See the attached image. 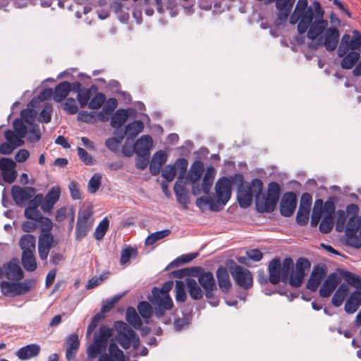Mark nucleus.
<instances>
[{
    "label": "nucleus",
    "mask_w": 361,
    "mask_h": 361,
    "mask_svg": "<svg viewBox=\"0 0 361 361\" xmlns=\"http://www.w3.org/2000/svg\"><path fill=\"white\" fill-rule=\"evenodd\" d=\"M25 216L44 226L42 228V232L39 235L37 251L39 259L42 261H46L54 243V238L51 233L53 227L52 222L49 219L43 217L38 209L30 206L25 208Z\"/></svg>",
    "instance_id": "1"
},
{
    "label": "nucleus",
    "mask_w": 361,
    "mask_h": 361,
    "mask_svg": "<svg viewBox=\"0 0 361 361\" xmlns=\"http://www.w3.org/2000/svg\"><path fill=\"white\" fill-rule=\"evenodd\" d=\"M173 282L167 281L161 288L154 287L152 290L153 300L152 303L155 305L154 314L157 318L162 317L166 310H170L173 305L169 292L172 289Z\"/></svg>",
    "instance_id": "2"
},
{
    "label": "nucleus",
    "mask_w": 361,
    "mask_h": 361,
    "mask_svg": "<svg viewBox=\"0 0 361 361\" xmlns=\"http://www.w3.org/2000/svg\"><path fill=\"white\" fill-rule=\"evenodd\" d=\"M293 266V260L290 257L285 258L282 263L278 257L271 259L268 266L269 282L273 285L278 284L281 281L286 282Z\"/></svg>",
    "instance_id": "3"
},
{
    "label": "nucleus",
    "mask_w": 361,
    "mask_h": 361,
    "mask_svg": "<svg viewBox=\"0 0 361 361\" xmlns=\"http://www.w3.org/2000/svg\"><path fill=\"white\" fill-rule=\"evenodd\" d=\"M281 194V187L276 182H271L268 185L266 195L257 200L256 207L257 210L261 212H272L278 203Z\"/></svg>",
    "instance_id": "4"
},
{
    "label": "nucleus",
    "mask_w": 361,
    "mask_h": 361,
    "mask_svg": "<svg viewBox=\"0 0 361 361\" xmlns=\"http://www.w3.org/2000/svg\"><path fill=\"white\" fill-rule=\"evenodd\" d=\"M115 327L117 330L116 340L123 349H128L130 346L137 349L140 346L138 336L126 323L122 321L116 322Z\"/></svg>",
    "instance_id": "5"
},
{
    "label": "nucleus",
    "mask_w": 361,
    "mask_h": 361,
    "mask_svg": "<svg viewBox=\"0 0 361 361\" xmlns=\"http://www.w3.org/2000/svg\"><path fill=\"white\" fill-rule=\"evenodd\" d=\"M92 214V211L89 207L79 209L75 224V240L80 241L92 228L94 224Z\"/></svg>",
    "instance_id": "6"
},
{
    "label": "nucleus",
    "mask_w": 361,
    "mask_h": 361,
    "mask_svg": "<svg viewBox=\"0 0 361 361\" xmlns=\"http://www.w3.org/2000/svg\"><path fill=\"white\" fill-rule=\"evenodd\" d=\"M194 273L192 275L197 278L198 282L203 288L205 297L208 299L212 298L214 292L216 290V281L213 274L211 271H205L201 267L192 268Z\"/></svg>",
    "instance_id": "7"
},
{
    "label": "nucleus",
    "mask_w": 361,
    "mask_h": 361,
    "mask_svg": "<svg viewBox=\"0 0 361 361\" xmlns=\"http://www.w3.org/2000/svg\"><path fill=\"white\" fill-rule=\"evenodd\" d=\"M360 216H350L345 227V243L354 248L361 247V238L357 235L360 227Z\"/></svg>",
    "instance_id": "8"
},
{
    "label": "nucleus",
    "mask_w": 361,
    "mask_h": 361,
    "mask_svg": "<svg viewBox=\"0 0 361 361\" xmlns=\"http://www.w3.org/2000/svg\"><path fill=\"white\" fill-rule=\"evenodd\" d=\"M229 271L238 286L245 290L250 289L252 286L253 277L252 273L247 269L243 268L233 262V265L229 267Z\"/></svg>",
    "instance_id": "9"
},
{
    "label": "nucleus",
    "mask_w": 361,
    "mask_h": 361,
    "mask_svg": "<svg viewBox=\"0 0 361 361\" xmlns=\"http://www.w3.org/2000/svg\"><path fill=\"white\" fill-rule=\"evenodd\" d=\"M32 287V283L30 281H24L23 282L4 281L1 283L2 293L10 297L25 294L31 290Z\"/></svg>",
    "instance_id": "10"
},
{
    "label": "nucleus",
    "mask_w": 361,
    "mask_h": 361,
    "mask_svg": "<svg viewBox=\"0 0 361 361\" xmlns=\"http://www.w3.org/2000/svg\"><path fill=\"white\" fill-rule=\"evenodd\" d=\"M313 3L315 7L316 18L307 31V37L312 40L319 36L328 25L327 21L323 18L324 11L321 8L319 1H313Z\"/></svg>",
    "instance_id": "11"
},
{
    "label": "nucleus",
    "mask_w": 361,
    "mask_h": 361,
    "mask_svg": "<svg viewBox=\"0 0 361 361\" xmlns=\"http://www.w3.org/2000/svg\"><path fill=\"white\" fill-rule=\"evenodd\" d=\"M308 1H297V11H300V18L298 24V31L300 34L307 32L310 25L314 22V11L307 7Z\"/></svg>",
    "instance_id": "12"
},
{
    "label": "nucleus",
    "mask_w": 361,
    "mask_h": 361,
    "mask_svg": "<svg viewBox=\"0 0 361 361\" xmlns=\"http://www.w3.org/2000/svg\"><path fill=\"white\" fill-rule=\"evenodd\" d=\"M338 30L336 27H330L326 29L324 35L319 37L318 42L316 44L312 43L310 47L313 49H317L319 45L324 44L328 51H334L338 45Z\"/></svg>",
    "instance_id": "13"
},
{
    "label": "nucleus",
    "mask_w": 361,
    "mask_h": 361,
    "mask_svg": "<svg viewBox=\"0 0 361 361\" xmlns=\"http://www.w3.org/2000/svg\"><path fill=\"white\" fill-rule=\"evenodd\" d=\"M215 192L216 196V201L215 202L223 209L231 196L230 179L226 177L219 178L216 183Z\"/></svg>",
    "instance_id": "14"
},
{
    "label": "nucleus",
    "mask_w": 361,
    "mask_h": 361,
    "mask_svg": "<svg viewBox=\"0 0 361 361\" xmlns=\"http://www.w3.org/2000/svg\"><path fill=\"white\" fill-rule=\"evenodd\" d=\"M36 192L35 188L32 187H20L19 185H13L11 188V195L19 207H24L28 201L33 197Z\"/></svg>",
    "instance_id": "15"
},
{
    "label": "nucleus",
    "mask_w": 361,
    "mask_h": 361,
    "mask_svg": "<svg viewBox=\"0 0 361 361\" xmlns=\"http://www.w3.org/2000/svg\"><path fill=\"white\" fill-rule=\"evenodd\" d=\"M16 167V164L11 158H0V171L5 183L11 184L16 180L18 175Z\"/></svg>",
    "instance_id": "16"
},
{
    "label": "nucleus",
    "mask_w": 361,
    "mask_h": 361,
    "mask_svg": "<svg viewBox=\"0 0 361 361\" xmlns=\"http://www.w3.org/2000/svg\"><path fill=\"white\" fill-rule=\"evenodd\" d=\"M236 177L238 178L240 182L237 194L238 204L241 207L247 208L252 202V189L251 187H249L248 185H245L243 183V178L242 175H236Z\"/></svg>",
    "instance_id": "17"
},
{
    "label": "nucleus",
    "mask_w": 361,
    "mask_h": 361,
    "mask_svg": "<svg viewBox=\"0 0 361 361\" xmlns=\"http://www.w3.org/2000/svg\"><path fill=\"white\" fill-rule=\"evenodd\" d=\"M297 205V196L293 192L283 194L280 203L281 214L286 217L292 216Z\"/></svg>",
    "instance_id": "18"
},
{
    "label": "nucleus",
    "mask_w": 361,
    "mask_h": 361,
    "mask_svg": "<svg viewBox=\"0 0 361 361\" xmlns=\"http://www.w3.org/2000/svg\"><path fill=\"white\" fill-rule=\"evenodd\" d=\"M98 361H125V355L118 345L111 341L108 345L107 352L102 353Z\"/></svg>",
    "instance_id": "19"
},
{
    "label": "nucleus",
    "mask_w": 361,
    "mask_h": 361,
    "mask_svg": "<svg viewBox=\"0 0 361 361\" xmlns=\"http://www.w3.org/2000/svg\"><path fill=\"white\" fill-rule=\"evenodd\" d=\"M3 276L13 281H19L23 278V271L16 259H13L4 266Z\"/></svg>",
    "instance_id": "20"
},
{
    "label": "nucleus",
    "mask_w": 361,
    "mask_h": 361,
    "mask_svg": "<svg viewBox=\"0 0 361 361\" xmlns=\"http://www.w3.org/2000/svg\"><path fill=\"white\" fill-rule=\"evenodd\" d=\"M341 279L336 273L330 274L319 289V295L323 298H329L339 284Z\"/></svg>",
    "instance_id": "21"
},
{
    "label": "nucleus",
    "mask_w": 361,
    "mask_h": 361,
    "mask_svg": "<svg viewBox=\"0 0 361 361\" xmlns=\"http://www.w3.org/2000/svg\"><path fill=\"white\" fill-rule=\"evenodd\" d=\"M361 306V290L353 291L345 300L344 310L348 314H353Z\"/></svg>",
    "instance_id": "22"
},
{
    "label": "nucleus",
    "mask_w": 361,
    "mask_h": 361,
    "mask_svg": "<svg viewBox=\"0 0 361 361\" xmlns=\"http://www.w3.org/2000/svg\"><path fill=\"white\" fill-rule=\"evenodd\" d=\"M61 191L59 187H53L43 199L42 209L44 212H49L58 202Z\"/></svg>",
    "instance_id": "23"
},
{
    "label": "nucleus",
    "mask_w": 361,
    "mask_h": 361,
    "mask_svg": "<svg viewBox=\"0 0 361 361\" xmlns=\"http://www.w3.org/2000/svg\"><path fill=\"white\" fill-rule=\"evenodd\" d=\"M325 275L326 269L324 267H315L307 283V288L311 291H317Z\"/></svg>",
    "instance_id": "24"
},
{
    "label": "nucleus",
    "mask_w": 361,
    "mask_h": 361,
    "mask_svg": "<svg viewBox=\"0 0 361 361\" xmlns=\"http://www.w3.org/2000/svg\"><path fill=\"white\" fill-rule=\"evenodd\" d=\"M130 1H113L110 5L116 14L118 20L122 23H126L129 19V4Z\"/></svg>",
    "instance_id": "25"
},
{
    "label": "nucleus",
    "mask_w": 361,
    "mask_h": 361,
    "mask_svg": "<svg viewBox=\"0 0 361 361\" xmlns=\"http://www.w3.org/2000/svg\"><path fill=\"white\" fill-rule=\"evenodd\" d=\"M40 346L32 343L20 348L16 353V355L21 360H27L36 357L39 354Z\"/></svg>",
    "instance_id": "26"
},
{
    "label": "nucleus",
    "mask_w": 361,
    "mask_h": 361,
    "mask_svg": "<svg viewBox=\"0 0 361 361\" xmlns=\"http://www.w3.org/2000/svg\"><path fill=\"white\" fill-rule=\"evenodd\" d=\"M144 127L143 122L137 120L128 123L125 126V130H120V133L123 135L124 138L126 135V138L133 140L143 130Z\"/></svg>",
    "instance_id": "27"
},
{
    "label": "nucleus",
    "mask_w": 361,
    "mask_h": 361,
    "mask_svg": "<svg viewBox=\"0 0 361 361\" xmlns=\"http://www.w3.org/2000/svg\"><path fill=\"white\" fill-rule=\"evenodd\" d=\"M216 274L219 288L224 293L228 292L232 284L227 269L224 266H220L218 267Z\"/></svg>",
    "instance_id": "28"
},
{
    "label": "nucleus",
    "mask_w": 361,
    "mask_h": 361,
    "mask_svg": "<svg viewBox=\"0 0 361 361\" xmlns=\"http://www.w3.org/2000/svg\"><path fill=\"white\" fill-rule=\"evenodd\" d=\"M152 144L153 140L150 135H142L134 143L135 152L136 154H150V149Z\"/></svg>",
    "instance_id": "29"
},
{
    "label": "nucleus",
    "mask_w": 361,
    "mask_h": 361,
    "mask_svg": "<svg viewBox=\"0 0 361 361\" xmlns=\"http://www.w3.org/2000/svg\"><path fill=\"white\" fill-rule=\"evenodd\" d=\"M354 36L349 43V47L340 45L338 49V56H343L349 49L357 50L361 47V34L357 30H353Z\"/></svg>",
    "instance_id": "30"
},
{
    "label": "nucleus",
    "mask_w": 361,
    "mask_h": 361,
    "mask_svg": "<svg viewBox=\"0 0 361 361\" xmlns=\"http://www.w3.org/2000/svg\"><path fill=\"white\" fill-rule=\"evenodd\" d=\"M79 345L80 342L78 335L71 334L68 338L66 350V357L68 361H71L74 359L79 348Z\"/></svg>",
    "instance_id": "31"
},
{
    "label": "nucleus",
    "mask_w": 361,
    "mask_h": 361,
    "mask_svg": "<svg viewBox=\"0 0 361 361\" xmlns=\"http://www.w3.org/2000/svg\"><path fill=\"white\" fill-rule=\"evenodd\" d=\"M204 172V166L201 161L197 160L191 165L187 175V179L194 183L198 181Z\"/></svg>",
    "instance_id": "32"
},
{
    "label": "nucleus",
    "mask_w": 361,
    "mask_h": 361,
    "mask_svg": "<svg viewBox=\"0 0 361 361\" xmlns=\"http://www.w3.org/2000/svg\"><path fill=\"white\" fill-rule=\"evenodd\" d=\"M128 118V112L123 109H118L112 116L111 119V126L115 130H120L121 128Z\"/></svg>",
    "instance_id": "33"
},
{
    "label": "nucleus",
    "mask_w": 361,
    "mask_h": 361,
    "mask_svg": "<svg viewBox=\"0 0 361 361\" xmlns=\"http://www.w3.org/2000/svg\"><path fill=\"white\" fill-rule=\"evenodd\" d=\"M19 243L22 250V253L35 252L36 238L33 235L27 233L22 235Z\"/></svg>",
    "instance_id": "34"
},
{
    "label": "nucleus",
    "mask_w": 361,
    "mask_h": 361,
    "mask_svg": "<svg viewBox=\"0 0 361 361\" xmlns=\"http://www.w3.org/2000/svg\"><path fill=\"white\" fill-rule=\"evenodd\" d=\"M71 91V85L69 82H60L55 87L54 100L56 102H61L68 95Z\"/></svg>",
    "instance_id": "35"
},
{
    "label": "nucleus",
    "mask_w": 361,
    "mask_h": 361,
    "mask_svg": "<svg viewBox=\"0 0 361 361\" xmlns=\"http://www.w3.org/2000/svg\"><path fill=\"white\" fill-rule=\"evenodd\" d=\"M188 291L192 300H200L203 297V292L197 281L192 278H187L185 280Z\"/></svg>",
    "instance_id": "36"
},
{
    "label": "nucleus",
    "mask_w": 361,
    "mask_h": 361,
    "mask_svg": "<svg viewBox=\"0 0 361 361\" xmlns=\"http://www.w3.org/2000/svg\"><path fill=\"white\" fill-rule=\"evenodd\" d=\"M348 286L345 283H341L338 286V288H337V290H336L335 293L332 297L331 302L333 305L336 307H340L343 302V300H345V297L348 294Z\"/></svg>",
    "instance_id": "37"
},
{
    "label": "nucleus",
    "mask_w": 361,
    "mask_h": 361,
    "mask_svg": "<svg viewBox=\"0 0 361 361\" xmlns=\"http://www.w3.org/2000/svg\"><path fill=\"white\" fill-rule=\"evenodd\" d=\"M177 1H155V6L157 9V11L160 13H164L165 11V7L167 11H169V14L171 17H174L178 13V5Z\"/></svg>",
    "instance_id": "38"
},
{
    "label": "nucleus",
    "mask_w": 361,
    "mask_h": 361,
    "mask_svg": "<svg viewBox=\"0 0 361 361\" xmlns=\"http://www.w3.org/2000/svg\"><path fill=\"white\" fill-rule=\"evenodd\" d=\"M276 6L279 10L278 19L284 21L289 16L295 1H276Z\"/></svg>",
    "instance_id": "39"
},
{
    "label": "nucleus",
    "mask_w": 361,
    "mask_h": 361,
    "mask_svg": "<svg viewBox=\"0 0 361 361\" xmlns=\"http://www.w3.org/2000/svg\"><path fill=\"white\" fill-rule=\"evenodd\" d=\"M343 57L341 66L343 69H351L360 59V55L357 51L347 52Z\"/></svg>",
    "instance_id": "40"
},
{
    "label": "nucleus",
    "mask_w": 361,
    "mask_h": 361,
    "mask_svg": "<svg viewBox=\"0 0 361 361\" xmlns=\"http://www.w3.org/2000/svg\"><path fill=\"white\" fill-rule=\"evenodd\" d=\"M126 319L129 324H130L136 329H140L142 324L141 319L137 314L135 309L133 307H128L127 308L126 312Z\"/></svg>",
    "instance_id": "41"
},
{
    "label": "nucleus",
    "mask_w": 361,
    "mask_h": 361,
    "mask_svg": "<svg viewBox=\"0 0 361 361\" xmlns=\"http://www.w3.org/2000/svg\"><path fill=\"white\" fill-rule=\"evenodd\" d=\"M114 134L116 137H111L106 140L105 145L111 152H116L124 137L123 135L120 133V130H115Z\"/></svg>",
    "instance_id": "42"
},
{
    "label": "nucleus",
    "mask_w": 361,
    "mask_h": 361,
    "mask_svg": "<svg viewBox=\"0 0 361 361\" xmlns=\"http://www.w3.org/2000/svg\"><path fill=\"white\" fill-rule=\"evenodd\" d=\"M22 264L24 269L27 271H34L37 269V262L35 257V252L22 253Z\"/></svg>",
    "instance_id": "43"
},
{
    "label": "nucleus",
    "mask_w": 361,
    "mask_h": 361,
    "mask_svg": "<svg viewBox=\"0 0 361 361\" xmlns=\"http://www.w3.org/2000/svg\"><path fill=\"white\" fill-rule=\"evenodd\" d=\"M112 334V330L106 326H102L99 328V331L94 336V341L107 347V343L109 337Z\"/></svg>",
    "instance_id": "44"
},
{
    "label": "nucleus",
    "mask_w": 361,
    "mask_h": 361,
    "mask_svg": "<svg viewBox=\"0 0 361 361\" xmlns=\"http://www.w3.org/2000/svg\"><path fill=\"white\" fill-rule=\"evenodd\" d=\"M195 204L200 209H203L205 205H208L209 210L212 212H219L222 209L214 200L204 196L198 197Z\"/></svg>",
    "instance_id": "45"
},
{
    "label": "nucleus",
    "mask_w": 361,
    "mask_h": 361,
    "mask_svg": "<svg viewBox=\"0 0 361 361\" xmlns=\"http://www.w3.org/2000/svg\"><path fill=\"white\" fill-rule=\"evenodd\" d=\"M174 192L177 197L178 202L185 208H188V204L190 203V199L188 195V193L185 188L181 185H178L177 183L175 184Z\"/></svg>",
    "instance_id": "46"
},
{
    "label": "nucleus",
    "mask_w": 361,
    "mask_h": 361,
    "mask_svg": "<svg viewBox=\"0 0 361 361\" xmlns=\"http://www.w3.org/2000/svg\"><path fill=\"white\" fill-rule=\"evenodd\" d=\"M97 90L95 85H92L90 88H82V91H80L77 95V99L80 104L81 108L85 107L87 104L92 96V90Z\"/></svg>",
    "instance_id": "47"
},
{
    "label": "nucleus",
    "mask_w": 361,
    "mask_h": 361,
    "mask_svg": "<svg viewBox=\"0 0 361 361\" xmlns=\"http://www.w3.org/2000/svg\"><path fill=\"white\" fill-rule=\"evenodd\" d=\"M28 126L29 129H27V133L25 137L27 142L30 143L37 142L41 138V132L39 125L30 123Z\"/></svg>",
    "instance_id": "48"
},
{
    "label": "nucleus",
    "mask_w": 361,
    "mask_h": 361,
    "mask_svg": "<svg viewBox=\"0 0 361 361\" xmlns=\"http://www.w3.org/2000/svg\"><path fill=\"white\" fill-rule=\"evenodd\" d=\"M106 348V346H103L102 344L94 341L93 343L89 345L87 350V356L91 359H94L105 352Z\"/></svg>",
    "instance_id": "49"
},
{
    "label": "nucleus",
    "mask_w": 361,
    "mask_h": 361,
    "mask_svg": "<svg viewBox=\"0 0 361 361\" xmlns=\"http://www.w3.org/2000/svg\"><path fill=\"white\" fill-rule=\"evenodd\" d=\"M117 106V101L114 98H110L106 104L103 107L102 110L99 114V119L102 121L108 120V117L105 114L110 115L115 110Z\"/></svg>",
    "instance_id": "50"
},
{
    "label": "nucleus",
    "mask_w": 361,
    "mask_h": 361,
    "mask_svg": "<svg viewBox=\"0 0 361 361\" xmlns=\"http://www.w3.org/2000/svg\"><path fill=\"white\" fill-rule=\"evenodd\" d=\"M137 310L140 316L145 319V323L148 324L152 314L151 305L147 301H141L137 305Z\"/></svg>",
    "instance_id": "51"
},
{
    "label": "nucleus",
    "mask_w": 361,
    "mask_h": 361,
    "mask_svg": "<svg viewBox=\"0 0 361 361\" xmlns=\"http://www.w3.org/2000/svg\"><path fill=\"white\" fill-rule=\"evenodd\" d=\"M109 227V220L108 217H104L97 226L94 235L97 240H101L105 235Z\"/></svg>",
    "instance_id": "52"
},
{
    "label": "nucleus",
    "mask_w": 361,
    "mask_h": 361,
    "mask_svg": "<svg viewBox=\"0 0 361 361\" xmlns=\"http://www.w3.org/2000/svg\"><path fill=\"white\" fill-rule=\"evenodd\" d=\"M171 231L169 229H164L162 231H159L151 233L145 240L146 245H152L155 243L157 241L171 234Z\"/></svg>",
    "instance_id": "53"
},
{
    "label": "nucleus",
    "mask_w": 361,
    "mask_h": 361,
    "mask_svg": "<svg viewBox=\"0 0 361 361\" xmlns=\"http://www.w3.org/2000/svg\"><path fill=\"white\" fill-rule=\"evenodd\" d=\"M4 137L8 142L16 146V148L24 145L23 139L18 137V135L14 130H6Z\"/></svg>",
    "instance_id": "54"
},
{
    "label": "nucleus",
    "mask_w": 361,
    "mask_h": 361,
    "mask_svg": "<svg viewBox=\"0 0 361 361\" xmlns=\"http://www.w3.org/2000/svg\"><path fill=\"white\" fill-rule=\"evenodd\" d=\"M25 122L22 118H17L13 123L14 131L18 135V137L25 138L27 133V127L25 123Z\"/></svg>",
    "instance_id": "55"
},
{
    "label": "nucleus",
    "mask_w": 361,
    "mask_h": 361,
    "mask_svg": "<svg viewBox=\"0 0 361 361\" xmlns=\"http://www.w3.org/2000/svg\"><path fill=\"white\" fill-rule=\"evenodd\" d=\"M343 276L348 284L355 288L356 290H361V276H356L348 271H344Z\"/></svg>",
    "instance_id": "56"
},
{
    "label": "nucleus",
    "mask_w": 361,
    "mask_h": 361,
    "mask_svg": "<svg viewBox=\"0 0 361 361\" xmlns=\"http://www.w3.org/2000/svg\"><path fill=\"white\" fill-rule=\"evenodd\" d=\"M347 214L344 210L339 209L337 211V217L336 222V231L337 232H343L347 224Z\"/></svg>",
    "instance_id": "57"
},
{
    "label": "nucleus",
    "mask_w": 361,
    "mask_h": 361,
    "mask_svg": "<svg viewBox=\"0 0 361 361\" xmlns=\"http://www.w3.org/2000/svg\"><path fill=\"white\" fill-rule=\"evenodd\" d=\"M185 283L182 281H176L175 291H176V300L180 302H184L186 300V293L185 290Z\"/></svg>",
    "instance_id": "58"
},
{
    "label": "nucleus",
    "mask_w": 361,
    "mask_h": 361,
    "mask_svg": "<svg viewBox=\"0 0 361 361\" xmlns=\"http://www.w3.org/2000/svg\"><path fill=\"white\" fill-rule=\"evenodd\" d=\"M210 170L214 171L213 168L208 169L205 173L202 184V190L204 194H209L210 189L213 185L214 176L209 173Z\"/></svg>",
    "instance_id": "59"
},
{
    "label": "nucleus",
    "mask_w": 361,
    "mask_h": 361,
    "mask_svg": "<svg viewBox=\"0 0 361 361\" xmlns=\"http://www.w3.org/2000/svg\"><path fill=\"white\" fill-rule=\"evenodd\" d=\"M27 6V1H0V9L9 11L11 8H23Z\"/></svg>",
    "instance_id": "60"
},
{
    "label": "nucleus",
    "mask_w": 361,
    "mask_h": 361,
    "mask_svg": "<svg viewBox=\"0 0 361 361\" xmlns=\"http://www.w3.org/2000/svg\"><path fill=\"white\" fill-rule=\"evenodd\" d=\"M137 255V250L130 246L123 248L121 250L120 263L121 265L127 264L132 257Z\"/></svg>",
    "instance_id": "61"
},
{
    "label": "nucleus",
    "mask_w": 361,
    "mask_h": 361,
    "mask_svg": "<svg viewBox=\"0 0 361 361\" xmlns=\"http://www.w3.org/2000/svg\"><path fill=\"white\" fill-rule=\"evenodd\" d=\"M305 274L296 271H290L289 274V283L291 286L298 288L301 286Z\"/></svg>",
    "instance_id": "62"
},
{
    "label": "nucleus",
    "mask_w": 361,
    "mask_h": 361,
    "mask_svg": "<svg viewBox=\"0 0 361 361\" xmlns=\"http://www.w3.org/2000/svg\"><path fill=\"white\" fill-rule=\"evenodd\" d=\"M334 227V217L324 216L322 219L319 229L321 233H329Z\"/></svg>",
    "instance_id": "63"
},
{
    "label": "nucleus",
    "mask_w": 361,
    "mask_h": 361,
    "mask_svg": "<svg viewBox=\"0 0 361 361\" xmlns=\"http://www.w3.org/2000/svg\"><path fill=\"white\" fill-rule=\"evenodd\" d=\"M106 97L102 92H97L89 102V108L92 109H99L105 102Z\"/></svg>",
    "instance_id": "64"
}]
</instances>
